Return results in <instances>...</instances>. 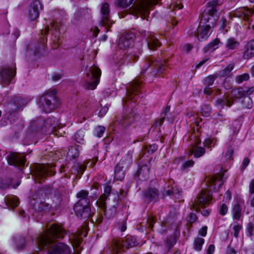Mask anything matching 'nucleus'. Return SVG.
<instances>
[{"label":"nucleus","instance_id":"nucleus-31","mask_svg":"<svg viewBox=\"0 0 254 254\" xmlns=\"http://www.w3.org/2000/svg\"><path fill=\"white\" fill-rule=\"evenodd\" d=\"M233 217L236 220H239L241 216L242 207L240 204L237 202L233 208Z\"/></svg>","mask_w":254,"mask_h":254},{"label":"nucleus","instance_id":"nucleus-36","mask_svg":"<svg viewBox=\"0 0 254 254\" xmlns=\"http://www.w3.org/2000/svg\"><path fill=\"white\" fill-rule=\"evenodd\" d=\"M16 101L10 102L8 104L6 108L10 114L17 112L20 109V105L16 103Z\"/></svg>","mask_w":254,"mask_h":254},{"label":"nucleus","instance_id":"nucleus-35","mask_svg":"<svg viewBox=\"0 0 254 254\" xmlns=\"http://www.w3.org/2000/svg\"><path fill=\"white\" fill-rule=\"evenodd\" d=\"M204 243V239L200 237L195 238L193 242V247L194 250L196 251H200L202 249V246Z\"/></svg>","mask_w":254,"mask_h":254},{"label":"nucleus","instance_id":"nucleus-45","mask_svg":"<svg viewBox=\"0 0 254 254\" xmlns=\"http://www.w3.org/2000/svg\"><path fill=\"white\" fill-rule=\"evenodd\" d=\"M170 106H167L166 109H165L163 114L164 115L163 117L162 118H161V119H160L159 120H158L155 123V125L156 126H161L163 122H164V118L165 117H166L167 115V114L170 111Z\"/></svg>","mask_w":254,"mask_h":254},{"label":"nucleus","instance_id":"nucleus-14","mask_svg":"<svg viewBox=\"0 0 254 254\" xmlns=\"http://www.w3.org/2000/svg\"><path fill=\"white\" fill-rule=\"evenodd\" d=\"M212 199V195L209 191H202L194 201L192 202V205L194 209L197 211V206L203 207L209 203Z\"/></svg>","mask_w":254,"mask_h":254},{"label":"nucleus","instance_id":"nucleus-2","mask_svg":"<svg viewBox=\"0 0 254 254\" xmlns=\"http://www.w3.org/2000/svg\"><path fill=\"white\" fill-rule=\"evenodd\" d=\"M215 11L212 8L208 11L203 12L199 26L197 29V37L198 40H205L210 35V29L214 28L216 24L218 18L211 14Z\"/></svg>","mask_w":254,"mask_h":254},{"label":"nucleus","instance_id":"nucleus-1","mask_svg":"<svg viewBox=\"0 0 254 254\" xmlns=\"http://www.w3.org/2000/svg\"><path fill=\"white\" fill-rule=\"evenodd\" d=\"M66 234L65 230L56 224H52L48 231L40 234L37 238L36 243L40 250L48 249L47 254H72L70 247L64 243L50 245L53 239L62 238Z\"/></svg>","mask_w":254,"mask_h":254},{"label":"nucleus","instance_id":"nucleus-62","mask_svg":"<svg viewBox=\"0 0 254 254\" xmlns=\"http://www.w3.org/2000/svg\"><path fill=\"white\" fill-rule=\"evenodd\" d=\"M121 124L124 126H127L130 124V121L128 120L127 117H123L121 120Z\"/></svg>","mask_w":254,"mask_h":254},{"label":"nucleus","instance_id":"nucleus-59","mask_svg":"<svg viewBox=\"0 0 254 254\" xmlns=\"http://www.w3.org/2000/svg\"><path fill=\"white\" fill-rule=\"evenodd\" d=\"M111 187L110 186H107L104 188V193L103 194H102L101 195H105L106 197H107V199H108V196L107 194H109L111 193Z\"/></svg>","mask_w":254,"mask_h":254},{"label":"nucleus","instance_id":"nucleus-49","mask_svg":"<svg viewBox=\"0 0 254 254\" xmlns=\"http://www.w3.org/2000/svg\"><path fill=\"white\" fill-rule=\"evenodd\" d=\"M215 144V143L214 142V140L213 139L210 138L206 139L203 142L204 146L208 148H211L213 146H214Z\"/></svg>","mask_w":254,"mask_h":254},{"label":"nucleus","instance_id":"nucleus-28","mask_svg":"<svg viewBox=\"0 0 254 254\" xmlns=\"http://www.w3.org/2000/svg\"><path fill=\"white\" fill-rule=\"evenodd\" d=\"M220 43V40L216 38L213 41L208 44L203 48V51L205 53L208 52H213L215 50L217 49L219 47V44Z\"/></svg>","mask_w":254,"mask_h":254},{"label":"nucleus","instance_id":"nucleus-33","mask_svg":"<svg viewBox=\"0 0 254 254\" xmlns=\"http://www.w3.org/2000/svg\"><path fill=\"white\" fill-rule=\"evenodd\" d=\"M86 169L85 165L77 163L72 167V172L74 173H77L80 175H82L84 171Z\"/></svg>","mask_w":254,"mask_h":254},{"label":"nucleus","instance_id":"nucleus-13","mask_svg":"<svg viewBox=\"0 0 254 254\" xmlns=\"http://www.w3.org/2000/svg\"><path fill=\"white\" fill-rule=\"evenodd\" d=\"M15 68L4 67L0 71V83L3 86L10 83L12 79L15 75Z\"/></svg>","mask_w":254,"mask_h":254},{"label":"nucleus","instance_id":"nucleus-64","mask_svg":"<svg viewBox=\"0 0 254 254\" xmlns=\"http://www.w3.org/2000/svg\"><path fill=\"white\" fill-rule=\"evenodd\" d=\"M250 192L254 193V180H252L250 184Z\"/></svg>","mask_w":254,"mask_h":254},{"label":"nucleus","instance_id":"nucleus-24","mask_svg":"<svg viewBox=\"0 0 254 254\" xmlns=\"http://www.w3.org/2000/svg\"><path fill=\"white\" fill-rule=\"evenodd\" d=\"M88 191L85 190H81L77 193L76 197L78 198V200L75 204L89 205L90 200L88 197Z\"/></svg>","mask_w":254,"mask_h":254},{"label":"nucleus","instance_id":"nucleus-61","mask_svg":"<svg viewBox=\"0 0 254 254\" xmlns=\"http://www.w3.org/2000/svg\"><path fill=\"white\" fill-rule=\"evenodd\" d=\"M249 163L250 159L247 157H245L242 163V169H245L248 166Z\"/></svg>","mask_w":254,"mask_h":254},{"label":"nucleus","instance_id":"nucleus-54","mask_svg":"<svg viewBox=\"0 0 254 254\" xmlns=\"http://www.w3.org/2000/svg\"><path fill=\"white\" fill-rule=\"evenodd\" d=\"M193 164L194 162L192 160L186 161L183 164L182 168L185 169L189 167H192L193 165Z\"/></svg>","mask_w":254,"mask_h":254},{"label":"nucleus","instance_id":"nucleus-5","mask_svg":"<svg viewBox=\"0 0 254 254\" xmlns=\"http://www.w3.org/2000/svg\"><path fill=\"white\" fill-rule=\"evenodd\" d=\"M254 92V87H251L248 89H244L238 88L232 90L230 97H225L224 99H218L216 101V104L222 108L225 106L231 107L234 102L233 99H243L246 95H250Z\"/></svg>","mask_w":254,"mask_h":254},{"label":"nucleus","instance_id":"nucleus-29","mask_svg":"<svg viewBox=\"0 0 254 254\" xmlns=\"http://www.w3.org/2000/svg\"><path fill=\"white\" fill-rule=\"evenodd\" d=\"M220 43V40L216 38L213 41L208 44L203 48V51L205 53L208 52H213L215 50L217 49L219 47V44Z\"/></svg>","mask_w":254,"mask_h":254},{"label":"nucleus","instance_id":"nucleus-39","mask_svg":"<svg viewBox=\"0 0 254 254\" xmlns=\"http://www.w3.org/2000/svg\"><path fill=\"white\" fill-rule=\"evenodd\" d=\"M138 56L135 55H131L129 56H126L123 59H121L119 62L120 64H128L130 60L135 61L137 60Z\"/></svg>","mask_w":254,"mask_h":254},{"label":"nucleus","instance_id":"nucleus-60","mask_svg":"<svg viewBox=\"0 0 254 254\" xmlns=\"http://www.w3.org/2000/svg\"><path fill=\"white\" fill-rule=\"evenodd\" d=\"M119 229H120V231L122 232L125 231L127 229V226H126V222L123 221L121 223H120L119 224Z\"/></svg>","mask_w":254,"mask_h":254},{"label":"nucleus","instance_id":"nucleus-22","mask_svg":"<svg viewBox=\"0 0 254 254\" xmlns=\"http://www.w3.org/2000/svg\"><path fill=\"white\" fill-rule=\"evenodd\" d=\"M28 49L33 51L34 55L37 56L45 50V46L44 42H33L27 46Z\"/></svg>","mask_w":254,"mask_h":254},{"label":"nucleus","instance_id":"nucleus-44","mask_svg":"<svg viewBox=\"0 0 254 254\" xmlns=\"http://www.w3.org/2000/svg\"><path fill=\"white\" fill-rule=\"evenodd\" d=\"M105 130V127L103 126H97L94 129L95 135L98 137H101L103 136V133Z\"/></svg>","mask_w":254,"mask_h":254},{"label":"nucleus","instance_id":"nucleus-57","mask_svg":"<svg viewBox=\"0 0 254 254\" xmlns=\"http://www.w3.org/2000/svg\"><path fill=\"white\" fill-rule=\"evenodd\" d=\"M158 148V146L156 144H153L152 145H150L148 149V152L150 153H153L156 150H157Z\"/></svg>","mask_w":254,"mask_h":254},{"label":"nucleus","instance_id":"nucleus-48","mask_svg":"<svg viewBox=\"0 0 254 254\" xmlns=\"http://www.w3.org/2000/svg\"><path fill=\"white\" fill-rule=\"evenodd\" d=\"M242 229V226L238 224V223H236L233 226V230H234V236L237 238L239 236V233L240 230Z\"/></svg>","mask_w":254,"mask_h":254},{"label":"nucleus","instance_id":"nucleus-38","mask_svg":"<svg viewBox=\"0 0 254 254\" xmlns=\"http://www.w3.org/2000/svg\"><path fill=\"white\" fill-rule=\"evenodd\" d=\"M84 132L83 130H78L74 135V139L79 143H84Z\"/></svg>","mask_w":254,"mask_h":254},{"label":"nucleus","instance_id":"nucleus-37","mask_svg":"<svg viewBox=\"0 0 254 254\" xmlns=\"http://www.w3.org/2000/svg\"><path fill=\"white\" fill-rule=\"evenodd\" d=\"M248 96H245L242 99L241 102L244 108L251 109L253 106V102L252 99Z\"/></svg>","mask_w":254,"mask_h":254},{"label":"nucleus","instance_id":"nucleus-43","mask_svg":"<svg viewBox=\"0 0 254 254\" xmlns=\"http://www.w3.org/2000/svg\"><path fill=\"white\" fill-rule=\"evenodd\" d=\"M211 112V108L209 105H203L201 107V113L203 116L208 117Z\"/></svg>","mask_w":254,"mask_h":254},{"label":"nucleus","instance_id":"nucleus-52","mask_svg":"<svg viewBox=\"0 0 254 254\" xmlns=\"http://www.w3.org/2000/svg\"><path fill=\"white\" fill-rule=\"evenodd\" d=\"M197 219L196 214L194 213H190L188 217V222L190 223H192L195 222Z\"/></svg>","mask_w":254,"mask_h":254},{"label":"nucleus","instance_id":"nucleus-34","mask_svg":"<svg viewBox=\"0 0 254 254\" xmlns=\"http://www.w3.org/2000/svg\"><path fill=\"white\" fill-rule=\"evenodd\" d=\"M5 202L7 206L12 208L17 206L19 203L18 198L15 196L7 197Z\"/></svg>","mask_w":254,"mask_h":254},{"label":"nucleus","instance_id":"nucleus-32","mask_svg":"<svg viewBox=\"0 0 254 254\" xmlns=\"http://www.w3.org/2000/svg\"><path fill=\"white\" fill-rule=\"evenodd\" d=\"M79 156V151L76 146H70L67 153V157L69 159H74Z\"/></svg>","mask_w":254,"mask_h":254},{"label":"nucleus","instance_id":"nucleus-18","mask_svg":"<svg viewBox=\"0 0 254 254\" xmlns=\"http://www.w3.org/2000/svg\"><path fill=\"white\" fill-rule=\"evenodd\" d=\"M8 163L15 167L23 166L25 164V157L16 153H10L7 156Z\"/></svg>","mask_w":254,"mask_h":254},{"label":"nucleus","instance_id":"nucleus-7","mask_svg":"<svg viewBox=\"0 0 254 254\" xmlns=\"http://www.w3.org/2000/svg\"><path fill=\"white\" fill-rule=\"evenodd\" d=\"M60 104L56 92L52 91L43 95L39 99L38 105L46 113H49L56 108Z\"/></svg>","mask_w":254,"mask_h":254},{"label":"nucleus","instance_id":"nucleus-8","mask_svg":"<svg viewBox=\"0 0 254 254\" xmlns=\"http://www.w3.org/2000/svg\"><path fill=\"white\" fill-rule=\"evenodd\" d=\"M132 152L128 151L115 166L114 170V178L115 179L122 181L124 179L126 171L132 163Z\"/></svg>","mask_w":254,"mask_h":254},{"label":"nucleus","instance_id":"nucleus-23","mask_svg":"<svg viewBox=\"0 0 254 254\" xmlns=\"http://www.w3.org/2000/svg\"><path fill=\"white\" fill-rule=\"evenodd\" d=\"M143 195L148 201H156L159 197V192L155 188H149L143 192Z\"/></svg>","mask_w":254,"mask_h":254},{"label":"nucleus","instance_id":"nucleus-27","mask_svg":"<svg viewBox=\"0 0 254 254\" xmlns=\"http://www.w3.org/2000/svg\"><path fill=\"white\" fill-rule=\"evenodd\" d=\"M182 192L177 187H172L171 189H169L166 190H164L162 192V195L164 197L166 196H169L172 197L178 198L180 195V193Z\"/></svg>","mask_w":254,"mask_h":254},{"label":"nucleus","instance_id":"nucleus-10","mask_svg":"<svg viewBox=\"0 0 254 254\" xmlns=\"http://www.w3.org/2000/svg\"><path fill=\"white\" fill-rule=\"evenodd\" d=\"M119 199V196L117 194L114 198V204L108 210H106L107 197L105 195H101L97 200L96 204L104 216L107 219H110L116 214Z\"/></svg>","mask_w":254,"mask_h":254},{"label":"nucleus","instance_id":"nucleus-42","mask_svg":"<svg viewBox=\"0 0 254 254\" xmlns=\"http://www.w3.org/2000/svg\"><path fill=\"white\" fill-rule=\"evenodd\" d=\"M234 65L233 64H230L228 65L226 68L222 69L220 71V74L222 76H225L228 75L230 72L233 70L234 68Z\"/></svg>","mask_w":254,"mask_h":254},{"label":"nucleus","instance_id":"nucleus-11","mask_svg":"<svg viewBox=\"0 0 254 254\" xmlns=\"http://www.w3.org/2000/svg\"><path fill=\"white\" fill-rule=\"evenodd\" d=\"M101 74V70L98 67L91 66L89 69V72L87 73L88 79L86 88L91 90L95 89L99 82Z\"/></svg>","mask_w":254,"mask_h":254},{"label":"nucleus","instance_id":"nucleus-17","mask_svg":"<svg viewBox=\"0 0 254 254\" xmlns=\"http://www.w3.org/2000/svg\"><path fill=\"white\" fill-rule=\"evenodd\" d=\"M110 5L105 2L103 3L101 7V20L100 22L102 25L110 26L111 24L110 14Z\"/></svg>","mask_w":254,"mask_h":254},{"label":"nucleus","instance_id":"nucleus-16","mask_svg":"<svg viewBox=\"0 0 254 254\" xmlns=\"http://www.w3.org/2000/svg\"><path fill=\"white\" fill-rule=\"evenodd\" d=\"M42 9V5L38 0H35L30 4L28 10V17L31 20H35L39 17L40 11Z\"/></svg>","mask_w":254,"mask_h":254},{"label":"nucleus","instance_id":"nucleus-4","mask_svg":"<svg viewBox=\"0 0 254 254\" xmlns=\"http://www.w3.org/2000/svg\"><path fill=\"white\" fill-rule=\"evenodd\" d=\"M31 126L32 128H35L36 131L48 135L52 133L58 126V120L54 117H49L46 120L38 119L32 122Z\"/></svg>","mask_w":254,"mask_h":254},{"label":"nucleus","instance_id":"nucleus-41","mask_svg":"<svg viewBox=\"0 0 254 254\" xmlns=\"http://www.w3.org/2000/svg\"><path fill=\"white\" fill-rule=\"evenodd\" d=\"M205 152V151L204 148L197 147L193 149L192 153H193L195 157L199 158L202 156Z\"/></svg>","mask_w":254,"mask_h":254},{"label":"nucleus","instance_id":"nucleus-30","mask_svg":"<svg viewBox=\"0 0 254 254\" xmlns=\"http://www.w3.org/2000/svg\"><path fill=\"white\" fill-rule=\"evenodd\" d=\"M239 42L234 38L231 37L228 38L226 42L225 47L230 50H233L239 47Z\"/></svg>","mask_w":254,"mask_h":254},{"label":"nucleus","instance_id":"nucleus-12","mask_svg":"<svg viewBox=\"0 0 254 254\" xmlns=\"http://www.w3.org/2000/svg\"><path fill=\"white\" fill-rule=\"evenodd\" d=\"M33 170L36 177L37 179L40 180V183H42V180H44L47 176L53 175L52 168H49L48 165L44 164L35 165Z\"/></svg>","mask_w":254,"mask_h":254},{"label":"nucleus","instance_id":"nucleus-51","mask_svg":"<svg viewBox=\"0 0 254 254\" xmlns=\"http://www.w3.org/2000/svg\"><path fill=\"white\" fill-rule=\"evenodd\" d=\"M215 79V77L214 75H210L205 79V83L208 85H211L213 84Z\"/></svg>","mask_w":254,"mask_h":254},{"label":"nucleus","instance_id":"nucleus-56","mask_svg":"<svg viewBox=\"0 0 254 254\" xmlns=\"http://www.w3.org/2000/svg\"><path fill=\"white\" fill-rule=\"evenodd\" d=\"M25 245V239L23 238H20L19 240V244H17L16 246L17 249H22Z\"/></svg>","mask_w":254,"mask_h":254},{"label":"nucleus","instance_id":"nucleus-53","mask_svg":"<svg viewBox=\"0 0 254 254\" xmlns=\"http://www.w3.org/2000/svg\"><path fill=\"white\" fill-rule=\"evenodd\" d=\"M228 211V207L225 204H222L219 209V213L222 215H225Z\"/></svg>","mask_w":254,"mask_h":254},{"label":"nucleus","instance_id":"nucleus-50","mask_svg":"<svg viewBox=\"0 0 254 254\" xmlns=\"http://www.w3.org/2000/svg\"><path fill=\"white\" fill-rule=\"evenodd\" d=\"M247 229L249 235L252 236L254 234V224L252 222L249 223Z\"/></svg>","mask_w":254,"mask_h":254},{"label":"nucleus","instance_id":"nucleus-58","mask_svg":"<svg viewBox=\"0 0 254 254\" xmlns=\"http://www.w3.org/2000/svg\"><path fill=\"white\" fill-rule=\"evenodd\" d=\"M207 227L204 226L202 227L198 232L199 235H201V236L204 237L207 234Z\"/></svg>","mask_w":254,"mask_h":254},{"label":"nucleus","instance_id":"nucleus-3","mask_svg":"<svg viewBox=\"0 0 254 254\" xmlns=\"http://www.w3.org/2000/svg\"><path fill=\"white\" fill-rule=\"evenodd\" d=\"M143 64L142 67V74H144L147 70H149L148 74L154 77L160 75L167 70L165 61L160 59L156 60L151 56L146 59Z\"/></svg>","mask_w":254,"mask_h":254},{"label":"nucleus","instance_id":"nucleus-40","mask_svg":"<svg viewBox=\"0 0 254 254\" xmlns=\"http://www.w3.org/2000/svg\"><path fill=\"white\" fill-rule=\"evenodd\" d=\"M135 0H117V5L122 8H127Z\"/></svg>","mask_w":254,"mask_h":254},{"label":"nucleus","instance_id":"nucleus-6","mask_svg":"<svg viewBox=\"0 0 254 254\" xmlns=\"http://www.w3.org/2000/svg\"><path fill=\"white\" fill-rule=\"evenodd\" d=\"M137 244L136 238L131 236H127L122 239H114L112 241V254H118L120 251H125L137 246Z\"/></svg>","mask_w":254,"mask_h":254},{"label":"nucleus","instance_id":"nucleus-46","mask_svg":"<svg viewBox=\"0 0 254 254\" xmlns=\"http://www.w3.org/2000/svg\"><path fill=\"white\" fill-rule=\"evenodd\" d=\"M209 4L210 5V7L208 8L207 9L205 10L203 12H205V11H208L209 10H210L212 8H213L214 9L215 11H214V12H213V13H211V14H213V15H214V16H216L217 18V16L215 15V14H216V13L217 12L215 8V7L218 5V1L217 0H213L210 1L209 2Z\"/></svg>","mask_w":254,"mask_h":254},{"label":"nucleus","instance_id":"nucleus-20","mask_svg":"<svg viewBox=\"0 0 254 254\" xmlns=\"http://www.w3.org/2000/svg\"><path fill=\"white\" fill-rule=\"evenodd\" d=\"M145 36L146 37V40L149 49L153 50L160 46V42L153 33L148 32Z\"/></svg>","mask_w":254,"mask_h":254},{"label":"nucleus","instance_id":"nucleus-15","mask_svg":"<svg viewBox=\"0 0 254 254\" xmlns=\"http://www.w3.org/2000/svg\"><path fill=\"white\" fill-rule=\"evenodd\" d=\"M73 209L76 215L80 219H86L91 215V209L89 205L75 204Z\"/></svg>","mask_w":254,"mask_h":254},{"label":"nucleus","instance_id":"nucleus-63","mask_svg":"<svg viewBox=\"0 0 254 254\" xmlns=\"http://www.w3.org/2000/svg\"><path fill=\"white\" fill-rule=\"evenodd\" d=\"M215 250V246L214 245H210L208 247V248L207 251V254H213L214 253Z\"/></svg>","mask_w":254,"mask_h":254},{"label":"nucleus","instance_id":"nucleus-26","mask_svg":"<svg viewBox=\"0 0 254 254\" xmlns=\"http://www.w3.org/2000/svg\"><path fill=\"white\" fill-rule=\"evenodd\" d=\"M149 168L147 165L144 164L141 166L138 171V176L142 180H146L149 178Z\"/></svg>","mask_w":254,"mask_h":254},{"label":"nucleus","instance_id":"nucleus-47","mask_svg":"<svg viewBox=\"0 0 254 254\" xmlns=\"http://www.w3.org/2000/svg\"><path fill=\"white\" fill-rule=\"evenodd\" d=\"M250 78V76L247 73H244L242 75H238L236 77V81L238 83H241L244 81L248 80Z\"/></svg>","mask_w":254,"mask_h":254},{"label":"nucleus","instance_id":"nucleus-21","mask_svg":"<svg viewBox=\"0 0 254 254\" xmlns=\"http://www.w3.org/2000/svg\"><path fill=\"white\" fill-rule=\"evenodd\" d=\"M254 57V40L247 42L244 47L243 57L248 60Z\"/></svg>","mask_w":254,"mask_h":254},{"label":"nucleus","instance_id":"nucleus-9","mask_svg":"<svg viewBox=\"0 0 254 254\" xmlns=\"http://www.w3.org/2000/svg\"><path fill=\"white\" fill-rule=\"evenodd\" d=\"M141 82L142 81L135 79L130 83L127 87V97L123 99V104L124 108H132V102L128 103L129 100H137V93L139 92Z\"/></svg>","mask_w":254,"mask_h":254},{"label":"nucleus","instance_id":"nucleus-55","mask_svg":"<svg viewBox=\"0 0 254 254\" xmlns=\"http://www.w3.org/2000/svg\"><path fill=\"white\" fill-rule=\"evenodd\" d=\"M52 28L56 32H60L61 29V24L57 21L52 23Z\"/></svg>","mask_w":254,"mask_h":254},{"label":"nucleus","instance_id":"nucleus-25","mask_svg":"<svg viewBox=\"0 0 254 254\" xmlns=\"http://www.w3.org/2000/svg\"><path fill=\"white\" fill-rule=\"evenodd\" d=\"M210 186L214 191L217 190L223 184L221 176H213L209 179Z\"/></svg>","mask_w":254,"mask_h":254},{"label":"nucleus","instance_id":"nucleus-19","mask_svg":"<svg viewBox=\"0 0 254 254\" xmlns=\"http://www.w3.org/2000/svg\"><path fill=\"white\" fill-rule=\"evenodd\" d=\"M133 43V35L127 33L123 35L119 40L118 47L122 50H126L131 47Z\"/></svg>","mask_w":254,"mask_h":254}]
</instances>
